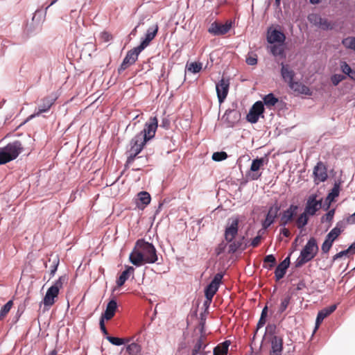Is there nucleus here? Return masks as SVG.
Listing matches in <instances>:
<instances>
[{
	"mask_svg": "<svg viewBox=\"0 0 355 355\" xmlns=\"http://www.w3.org/2000/svg\"><path fill=\"white\" fill-rule=\"evenodd\" d=\"M319 250L316 239L314 237L310 238L303 247L300 254L295 262L296 268H300L311 261L318 254Z\"/></svg>",
	"mask_w": 355,
	"mask_h": 355,
	"instance_id": "nucleus-1",
	"label": "nucleus"
},
{
	"mask_svg": "<svg viewBox=\"0 0 355 355\" xmlns=\"http://www.w3.org/2000/svg\"><path fill=\"white\" fill-rule=\"evenodd\" d=\"M157 127V118L156 116L150 117L145 123L144 130L137 134L132 139L137 141V143L144 146L148 141L155 137Z\"/></svg>",
	"mask_w": 355,
	"mask_h": 355,
	"instance_id": "nucleus-2",
	"label": "nucleus"
},
{
	"mask_svg": "<svg viewBox=\"0 0 355 355\" xmlns=\"http://www.w3.org/2000/svg\"><path fill=\"white\" fill-rule=\"evenodd\" d=\"M22 150V144L17 140L8 143L6 146L0 148V165L15 159L21 153Z\"/></svg>",
	"mask_w": 355,
	"mask_h": 355,
	"instance_id": "nucleus-3",
	"label": "nucleus"
},
{
	"mask_svg": "<svg viewBox=\"0 0 355 355\" xmlns=\"http://www.w3.org/2000/svg\"><path fill=\"white\" fill-rule=\"evenodd\" d=\"M136 248L141 249L146 263H154L157 261V250L153 243L142 239H138L136 241Z\"/></svg>",
	"mask_w": 355,
	"mask_h": 355,
	"instance_id": "nucleus-4",
	"label": "nucleus"
},
{
	"mask_svg": "<svg viewBox=\"0 0 355 355\" xmlns=\"http://www.w3.org/2000/svg\"><path fill=\"white\" fill-rule=\"evenodd\" d=\"M65 280L66 277L61 276L48 288L43 299V303L45 307L49 308L55 303V298L58 297L60 289L62 287L63 282Z\"/></svg>",
	"mask_w": 355,
	"mask_h": 355,
	"instance_id": "nucleus-5",
	"label": "nucleus"
},
{
	"mask_svg": "<svg viewBox=\"0 0 355 355\" xmlns=\"http://www.w3.org/2000/svg\"><path fill=\"white\" fill-rule=\"evenodd\" d=\"M308 21L314 26L322 31H331L335 28V22L322 17L320 14L311 13L307 17Z\"/></svg>",
	"mask_w": 355,
	"mask_h": 355,
	"instance_id": "nucleus-6",
	"label": "nucleus"
},
{
	"mask_svg": "<svg viewBox=\"0 0 355 355\" xmlns=\"http://www.w3.org/2000/svg\"><path fill=\"white\" fill-rule=\"evenodd\" d=\"M224 273L223 272L216 273L211 282L205 287V298L207 299L208 302L212 301L214 295L219 288Z\"/></svg>",
	"mask_w": 355,
	"mask_h": 355,
	"instance_id": "nucleus-7",
	"label": "nucleus"
},
{
	"mask_svg": "<svg viewBox=\"0 0 355 355\" xmlns=\"http://www.w3.org/2000/svg\"><path fill=\"white\" fill-rule=\"evenodd\" d=\"M264 107L262 101H257L250 108L246 119L251 123H256L260 117L263 118Z\"/></svg>",
	"mask_w": 355,
	"mask_h": 355,
	"instance_id": "nucleus-8",
	"label": "nucleus"
},
{
	"mask_svg": "<svg viewBox=\"0 0 355 355\" xmlns=\"http://www.w3.org/2000/svg\"><path fill=\"white\" fill-rule=\"evenodd\" d=\"M241 117L239 110L230 108L225 111L222 120L226 123L227 128H233L241 120Z\"/></svg>",
	"mask_w": 355,
	"mask_h": 355,
	"instance_id": "nucleus-9",
	"label": "nucleus"
},
{
	"mask_svg": "<svg viewBox=\"0 0 355 355\" xmlns=\"http://www.w3.org/2000/svg\"><path fill=\"white\" fill-rule=\"evenodd\" d=\"M55 100L56 98L50 96H47L42 98L41 100L40 105L38 106V110L34 114L30 115L24 121V123H26L27 121H30L31 119L36 116H39L42 113L47 112L50 110L51 106L54 104Z\"/></svg>",
	"mask_w": 355,
	"mask_h": 355,
	"instance_id": "nucleus-10",
	"label": "nucleus"
},
{
	"mask_svg": "<svg viewBox=\"0 0 355 355\" xmlns=\"http://www.w3.org/2000/svg\"><path fill=\"white\" fill-rule=\"evenodd\" d=\"M299 207L298 205L291 204L284 210L280 216L279 226L286 227L290 222H291L294 217L297 215Z\"/></svg>",
	"mask_w": 355,
	"mask_h": 355,
	"instance_id": "nucleus-11",
	"label": "nucleus"
},
{
	"mask_svg": "<svg viewBox=\"0 0 355 355\" xmlns=\"http://www.w3.org/2000/svg\"><path fill=\"white\" fill-rule=\"evenodd\" d=\"M263 164V157L253 159L250 170L246 173V178L251 180H258L261 175V173H258V171Z\"/></svg>",
	"mask_w": 355,
	"mask_h": 355,
	"instance_id": "nucleus-12",
	"label": "nucleus"
},
{
	"mask_svg": "<svg viewBox=\"0 0 355 355\" xmlns=\"http://www.w3.org/2000/svg\"><path fill=\"white\" fill-rule=\"evenodd\" d=\"M266 40L269 44L279 43L283 44L286 40V35L281 30L270 27L267 31Z\"/></svg>",
	"mask_w": 355,
	"mask_h": 355,
	"instance_id": "nucleus-13",
	"label": "nucleus"
},
{
	"mask_svg": "<svg viewBox=\"0 0 355 355\" xmlns=\"http://www.w3.org/2000/svg\"><path fill=\"white\" fill-rule=\"evenodd\" d=\"M313 175L316 184L325 182L328 178L326 165L321 161L318 162L313 168Z\"/></svg>",
	"mask_w": 355,
	"mask_h": 355,
	"instance_id": "nucleus-14",
	"label": "nucleus"
},
{
	"mask_svg": "<svg viewBox=\"0 0 355 355\" xmlns=\"http://www.w3.org/2000/svg\"><path fill=\"white\" fill-rule=\"evenodd\" d=\"M316 195L309 196L304 211L309 216H314L322 207V200L316 199Z\"/></svg>",
	"mask_w": 355,
	"mask_h": 355,
	"instance_id": "nucleus-15",
	"label": "nucleus"
},
{
	"mask_svg": "<svg viewBox=\"0 0 355 355\" xmlns=\"http://www.w3.org/2000/svg\"><path fill=\"white\" fill-rule=\"evenodd\" d=\"M231 28V21H227L225 24L214 21L209 27L208 32L214 35H223L228 33Z\"/></svg>",
	"mask_w": 355,
	"mask_h": 355,
	"instance_id": "nucleus-16",
	"label": "nucleus"
},
{
	"mask_svg": "<svg viewBox=\"0 0 355 355\" xmlns=\"http://www.w3.org/2000/svg\"><path fill=\"white\" fill-rule=\"evenodd\" d=\"M279 210L280 206L277 203H275L269 207L266 218L262 222L263 229H268L275 222V218L278 216Z\"/></svg>",
	"mask_w": 355,
	"mask_h": 355,
	"instance_id": "nucleus-17",
	"label": "nucleus"
},
{
	"mask_svg": "<svg viewBox=\"0 0 355 355\" xmlns=\"http://www.w3.org/2000/svg\"><path fill=\"white\" fill-rule=\"evenodd\" d=\"M158 30L159 27L157 24L149 27L146 31L144 37L141 39L139 46H140L143 50L145 49L149 45L150 42L155 38L157 34Z\"/></svg>",
	"mask_w": 355,
	"mask_h": 355,
	"instance_id": "nucleus-18",
	"label": "nucleus"
},
{
	"mask_svg": "<svg viewBox=\"0 0 355 355\" xmlns=\"http://www.w3.org/2000/svg\"><path fill=\"white\" fill-rule=\"evenodd\" d=\"M239 219L232 218L230 224L227 225L225 230V239L227 242H232L238 234Z\"/></svg>",
	"mask_w": 355,
	"mask_h": 355,
	"instance_id": "nucleus-19",
	"label": "nucleus"
},
{
	"mask_svg": "<svg viewBox=\"0 0 355 355\" xmlns=\"http://www.w3.org/2000/svg\"><path fill=\"white\" fill-rule=\"evenodd\" d=\"M229 80L222 78L216 85L217 97L220 103L226 98L229 91Z\"/></svg>",
	"mask_w": 355,
	"mask_h": 355,
	"instance_id": "nucleus-20",
	"label": "nucleus"
},
{
	"mask_svg": "<svg viewBox=\"0 0 355 355\" xmlns=\"http://www.w3.org/2000/svg\"><path fill=\"white\" fill-rule=\"evenodd\" d=\"M290 255L291 254H289L277 266L275 270V277L276 281H279L284 277L286 270L288 268L291 263Z\"/></svg>",
	"mask_w": 355,
	"mask_h": 355,
	"instance_id": "nucleus-21",
	"label": "nucleus"
},
{
	"mask_svg": "<svg viewBox=\"0 0 355 355\" xmlns=\"http://www.w3.org/2000/svg\"><path fill=\"white\" fill-rule=\"evenodd\" d=\"M129 261L132 264L137 267H139L146 263L144 257L143 256L141 249L136 248V245L130 254Z\"/></svg>",
	"mask_w": 355,
	"mask_h": 355,
	"instance_id": "nucleus-22",
	"label": "nucleus"
},
{
	"mask_svg": "<svg viewBox=\"0 0 355 355\" xmlns=\"http://www.w3.org/2000/svg\"><path fill=\"white\" fill-rule=\"evenodd\" d=\"M245 236H242L238 240L232 241V242H227L228 245V253L234 254L237 250H241V251L245 250L248 247V242H245Z\"/></svg>",
	"mask_w": 355,
	"mask_h": 355,
	"instance_id": "nucleus-23",
	"label": "nucleus"
},
{
	"mask_svg": "<svg viewBox=\"0 0 355 355\" xmlns=\"http://www.w3.org/2000/svg\"><path fill=\"white\" fill-rule=\"evenodd\" d=\"M271 349L270 355H282L283 350V339L280 336H274L270 339Z\"/></svg>",
	"mask_w": 355,
	"mask_h": 355,
	"instance_id": "nucleus-24",
	"label": "nucleus"
},
{
	"mask_svg": "<svg viewBox=\"0 0 355 355\" xmlns=\"http://www.w3.org/2000/svg\"><path fill=\"white\" fill-rule=\"evenodd\" d=\"M337 308L336 304L331 305L330 306L326 307L322 310H320L317 315L316 320H315V331L320 326V324L322 322L323 320L329 315L331 313H332Z\"/></svg>",
	"mask_w": 355,
	"mask_h": 355,
	"instance_id": "nucleus-25",
	"label": "nucleus"
},
{
	"mask_svg": "<svg viewBox=\"0 0 355 355\" xmlns=\"http://www.w3.org/2000/svg\"><path fill=\"white\" fill-rule=\"evenodd\" d=\"M117 302L116 300L112 299L109 301L106 306V309L103 313H102L101 318L103 320H109L112 319L117 309Z\"/></svg>",
	"mask_w": 355,
	"mask_h": 355,
	"instance_id": "nucleus-26",
	"label": "nucleus"
},
{
	"mask_svg": "<svg viewBox=\"0 0 355 355\" xmlns=\"http://www.w3.org/2000/svg\"><path fill=\"white\" fill-rule=\"evenodd\" d=\"M130 155L128 157L127 162L131 163L137 157V156L141 152L144 146L137 143V141L131 139L130 141Z\"/></svg>",
	"mask_w": 355,
	"mask_h": 355,
	"instance_id": "nucleus-27",
	"label": "nucleus"
},
{
	"mask_svg": "<svg viewBox=\"0 0 355 355\" xmlns=\"http://www.w3.org/2000/svg\"><path fill=\"white\" fill-rule=\"evenodd\" d=\"M142 51L143 49H141L139 46L128 51L123 58L124 63H128L129 65L133 64L137 61L139 53Z\"/></svg>",
	"mask_w": 355,
	"mask_h": 355,
	"instance_id": "nucleus-28",
	"label": "nucleus"
},
{
	"mask_svg": "<svg viewBox=\"0 0 355 355\" xmlns=\"http://www.w3.org/2000/svg\"><path fill=\"white\" fill-rule=\"evenodd\" d=\"M281 76L284 81L288 82V84L291 83L295 77V72L290 69L288 64H285L284 62L281 63Z\"/></svg>",
	"mask_w": 355,
	"mask_h": 355,
	"instance_id": "nucleus-29",
	"label": "nucleus"
},
{
	"mask_svg": "<svg viewBox=\"0 0 355 355\" xmlns=\"http://www.w3.org/2000/svg\"><path fill=\"white\" fill-rule=\"evenodd\" d=\"M135 272V268L132 266H125V269L122 272V273L119 275L118 279H116V284L118 286H122L125 281L130 277L131 275H133Z\"/></svg>",
	"mask_w": 355,
	"mask_h": 355,
	"instance_id": "nucleus-30",
	"label": "nucleus"
},
{
	"mask_svg": "<svg viewBox=\"0 0 355 355\" xmlns=\"http://www.w3.org/2000/svg\"><path fill=\"white\" fill-rule=\"evenodd\" d=\"M138 202L137 207L140 209H144L151 200L150 195L147 191H141L137 194Z\"/></svg>",
	"mask_w": 355,
	"mask_h": 355,
	"instance_id": "nucleus-31",
	"label": "nucleus"
},
{
	"mask_svg": "<svg viewBox=\"0 0 355 355\" xmlns=\"http://www.w3.org/2000/svg\"><path fill=\"white\" fill-rule=\"evenodd\" d=\"M340 190V182H336L331 191L328 193L327 200H329V204L327 209L329 208V204L333 202L336 198L339 196Z\"/></svg>",
	"mask_w": 355,
	"mask_h": 355,
	"instance_id": "nucleus-32",
	"label": "nucleus"
},
{
	"mask_svg": "<svg viewBox=\"0 0 355 355\" xmlns=\"http://www.w3.org/2000/svg\"><path fill=\"white\" fill-rule=\"evenodd\" d=\"M230 344V340H225L218 345L214 349V355H227Z\"/></svg>",
	"mask_w": 355,
	"mask_h": 355,
	"instance_id": "nucleus-33",
	"label": "nucleus"
},
{
	"mask_svg": "<svg viewBox=\"0 0 355 355\" xmlns=\"http://www.w3.org/2000/svg\"><path fill=\"white\" fill-rule=\"evenodd\" d=\"M291 89L303 94H310L309 88L300 82L293 81L289 84Z\"/></svg>",
	"mask_w": 355,
	"mask_h": 355,
	"instance_id": "nucleus-34",
	"label": "nucleus"
},
{
	"mask_svg": "<svg viewBox=\"0 0 355 355\" xmlns=\"http://www.w3.org/2000/svg\"><path fill=\"white\" fill-rule=\"evenodd\" d=\"M278 102V98H277L274 94L269 93L263 96L262 103L263 106L266 105L267 107L270 108L275 106Z\"/></svg>",
	"mask_w": 355,
	"mask_h": 355,
	"instance_id": "nucleus-35",
	"label": "nucleus"
},
{
	"mask_svg": "<svg viewBox=\"0 0 355 355\" xmlns=\"http://www.w3.org/2000/svg\"><path fill=\"white\" fill-rule=\"evenodd\" d=\"M126 352L129 355H141V347L136 343H132L125 347Z\"/></svg>",
	"mask_w": 355,
	"mask_h": 355,
	"instance_id": "nucleus-36",
	"label": "nucleus"
},
{
	"mask_svg": "<svg viewBox=\"0 0 355 355\" xmlns=\"http://www.w3.org/2000/svg\"><path fill=\"white\" fill-rule=\"evenodd\" d=\"M340 69L350 79L355 81V71L346 62H340Z\"/></svg>",
	"mask_w": 355,
	"mask_h": 355,
	"instance_id": "nucleus-37",
	"label": "nucleus"
},
{
	"mask_svg": "<svg viewBox=\"0 0 355 355\" xmlns=\"http://www.w3.org/2000/svg\"><path fill=\"white\" fill-rule=\"evenodd\" d=\"M277 261L276 258L273 254H268L263 259V266L264 268L268 270H271L276 264Z\"/></svg>",
	"mask_w": 355,
	"mask_h": 355,
	"instance_id": "nucleus-38",
	"label": "nucleus"
},
{
	"mask_svg": "<svg viewBox=\"0 0 355 355\" xmlns=\"http://www.w3.org/2000/svg\"><path fill=\"white\" fill-rule=\"evenodd\" d=\"M309 214L303 211L296 219V225L298 229H302L309 222Z\"/></svg>",
	"mask_w": 355,
	"mask_h": 355,
	"instance_id": "nucleus-39",
	"label": "nucleus"
},
{
	"mask_svg": "<svg viewBox=\"0 0 355 355\" xmlns=\"http://www.w3.org/2000/svg\"><path fill=\"white\" fill-rule=\"evenodd\" d=\"M106 339L113 345L116 346H121L122 345H125L130 341V339L128 338H121L111 336H106Z\"/></svg>",
	"mask_w": 355,
	"mask_h": 355,
	"instance_id": "nucleus-40",
	"label": "nucleus"
},
{
	"mask_svg": "<svg viewBox=\"0 0 355 355\" xmlns=\"http://www.w3.org/2000/svg\"><path fill=\"white\" fill-rule=\"evenodd\" d=\"M202 64L200 62H193L190 64L187 63L186 68L187 70L193 73H197L202 69Z\"/></svg>",
	"mask_w": 355,
	"mask_h": 355,
	"instance_id": "nucleus-41",
	"label": "nucleus"
},
{
	"mask_svg": "<svg viewBox=\"0 0 355 355\" xmlns=\"http://www.w3.org/2000/svg\"><path fill=\"white\" fill-rule=\"evenodd\" d=\"M49 261H52V264L51 266L50 276L51 277H53L58 270L60 260L58 256H55L52 259H49Z\"/></svg>",
	"mask_w": 355,
	"mask_h": 355,
	"instance_id": "nucleus-42",
	"label": "nucleus"
},
{
	"mask_svg": "<svg viewBox=\"0 0 355 355\" xmlns=\"http://www.w3.org/2000/svg\"><path fill=\"white\" fill-rule=\"evenodd\" d=\"M13 302L12 300H9L7 303H6L1 309L0 311V320H2L6 314L10 311L12 306Z\"/></svg>",
	"mask_w": 355,
	"mask_h": 355,
	"instance_id": "nucleus-43",
	"label": "nucleus"
},
{
	"mask_svg": "<svg viewBox=\"0 0 355 355\" xmlns=\"http://www.w3.org/2000/svg\"><path fill=\"white\" fill-rule=\"evenodd\" d=\"M355 37H347L342 40V44L347 49L354 51Z\"/></svg>",
	"mask_w": 355,
	"mask_h": 355,
	"instance_id": "nucleus-44",
	"label": "nucleus"
},
{
	"mask_svg": "<svg viewBox=\"0 0 355 355\" xmlns=\"http://www.w3.org/2000/svg\"><path fill=\"white\" fill-rule=\"evenodd\" d=\"M291 300V297L290 295H286L282 300V302H281V304H280V306L279 308V311H278V312L279 313H282L283 312H284L286 311V309H287V307L290 303Z\"/></svg>",
	"mask_w": 355,
	"mask_h": 355,
	"instance_id": "nucleus-45",
	"label": "nucleus"
},
{
	"mask_svg": "<svg viewBox=\"0 0 355 355\" xmlns=\"http://www.w3.org/2000/svg\"><path fill=\"white\" fill-rule=\"evenodd\" d=\"M340 231L338 229L333 228L326 236L325 239H328L331 242H334V241L339 236Z\"/></svg>",
	"mask_w": 355,
	"mask_h": 355,
	"instance_id": "nucleus-46",
	"label": "nucleus"
},
{
	"mask_svg": "<svg viewBox=\"0 0 355 355\" xmlns=\"http://www.w3.org/2000/svg\"><path fill=\"white\" fill-rule=\"evenodd\" d=\"M227 157V155L225 152H216L212 155V159L215 162H221L225 160Z\"/></svg>",
	"mask_w": 355,
	"mask_h": 355,
	"instance_id": "nucleus-47",
	"label": "nucleus"
},
{
	"mask_svg": "<svg viewBox=\"0 0 355 355\" xmlns=\"http://www.w3.org/2000/svg\"><path fill=\"white\" fill-rule=\"evenodd\" d=\"M270 53L274 56L279 55V56H282L284 58L285 57V53H284V49L281 47L276 46V45H273L270 47Z\"/></svg>",
	"mask_w": 355,
	"mask_h": 355,
	"instance_id": "nucleus-48",
	"label": "nucleus"
},
{
	"mask_svg": "<svg viewBox=\"0 0 355 355\" xmlns=\"http://www.w3.org/2000/svg\"><path fill=\"white\" fill-rule=\"evenodd\" d=\"M276 329L277 326L275 324H268L266 327V332L265 334H268L271 336V338H273L274 336H278L276 335Z\"/></svg>",
	"mask_w": 355,
	"mask_h": 355,
	"instance_id": "nucleus-49",
	"label": "nucleus"
},
{
	"mask_svg": "<svg viewBox=\"0 0 355 355\" xmlns=\"http://www.w3.org/2000/svg\"><path fill=\"white\" fill-rule=\"evenodd\" d=\"M334 214H335V209H330L329 211H328V212L325 215H324L321 218V222L322 223L331 222L334 218Z\"/></svg>",
	"mask_w": 355,
	"mask_h": 355,
	"instance_id": "nucleus-50",
	"label": "nucleus"
},
{
	"mask_svg": "<svg viewBox=\"0 0 355 355\" xmlns=\"http://www.w3.org/2000/svg\"><path fill=\"white\" fill-rule=\"evenodd\" d=\"M333 243V242L325 239L321 246V250L322 253L327 254L330 250L331 248L332 247Z\"/></svg>",
	"mask_w": 355,
	"mask_h": 355,
	"instance_id": "nucleus-51",
	"label": "nucleus"
},
{
	"mask_svg": "<svg viewBox=\"0 0 355 355\" xmlns=\"http://www.w3.org/2000/svg\"><path fill=\"white\" fill-rule=\"evenodd\" d=\"M345 78V76L342 74H334L331 76V80L334 86H337L341 81Z\"/></svg>",
	"mask_w": 355,
	"mask_h": 355,
	"instance_id": "nucleus-52",
	"label": "nucleus"
},
{
	"mask_svg": "<svg viewBox=\"0 0 355 355\" xmlns=\"http://www.w3.org/2000/svg\"><path fill=\"white\" fill-rule=\"evenodd\" d=\"M227 246V242L222 241L220 242L218 246L215 249V253L217 256H219L222 253H223Z\"/></svg>",
	"mask_w": 355,
	"mask_h": 355,
	"instance_id": "nucleus-53",
	"label": "nucleus"
},
{
	"mask_svg": "<svg viewBox=\"0 0 355 355\" xmlns=\"http://www.w3.org/2000/svg\"><path fill=\"white\" fill-rule=\"evenodd\" d=\"M202 347V338H200L196 343L192 351L191 355H197L201 348Z\"/></svg>",
	"mask_w": 355,
	"mask_h": 355,
	"instance_id": "nucleus-54",
	"label": "nucleus"
},
{
	"mask_svg": "<svg viewBox=\"0 0 355 355\" xmlns=\"http://www.w3.org/2000/svg\"><path fill=\"white\" fill-rule=\"evenodd\" d=\"M266 322V318L265 317H262V316H260V318L257 322V329L254 331V336H253V339H254L255 338V336L258 331V330L261 328L262 327H263L265 325Z\"/></svg>",
	"mask_w": 355,
	"mask_h": 355,
	"instance_id": "nucleus-55",
	"label": "nucleus"
},
{
	"mask_svg": "<svg viewBox=\"0 0 355 355\" xmlns=\"http://www.w3.org/2000/svg\"><path fill=\"white\" fill-rule=\"evenodd\" d=\"M245 62L248 65H250V66L257 64V55H250L248 54V55L246 58Z\"/></svg>",
	"mask_w": 355,
	"mask_h": 355,
	"instance_id": "nucleus-56",
	"label": "nucleus"
},
{
	"mask_svg": "<svg viewBox=\"0 0 355 355\" xmlns=\"http://www.w3.org/2000/svg\"><path fill=\"white\" fill-rule=\"evenodd\" d=\"M99 325L102 333L106 336H109L107 330L105 326V320H103V318H100Z\"/></svg>",
	"mask_w": 355,
	"mask_h": 355,
	"instance_id": "nucleus-57",
	"label": "nucleus"
},
{
	"mask_svg": "<svg viewBox=\"0 0 355 355\" xmlns=\"http://www.w3.org/2000/svg\"><path fill=\"white\" fill-rule=\"evenodd\" d=\"M347 255H348L347 254V251H346L345 250H343V251H340L338 253L336 254L332 257V262H334L336 260H337V259H338L340 258H342L343 256H347Z\"/></svg>",
	"mask_w": 355,
	"mask_h": 355,
	"instance_id": "nucleus-58",
	"label": "nucleus"
},
{
	"mask_svg": "<svg viewBox=\"0 0 355 355\" xmlns=\"http://www.w3.org/2000/svg\"><path fill=\"white\" fill-rule=\"evenodd\" d=\"M345 227V223L343 220L338 221L334 228L338 229L340 234L344 230Z\"/></svg>",
	"mask_w": 355,
	"mask_h": 355,
	"instance_id": "nucleus-59",
	"label": "nucleus"
},
{
	"mask_svg": "<svg viewBox=\"0 0 355 355\" xmlns=\"http://www.w3.org/2000/svg\"><path fill=\"white\" fill-rule=\"evenodd\" d=\"M261 236L258 235V236H255V237L252 239V241H251L250 245H251L252 247H254H254H257V246L259 244V243H260V241H261Z\"/></svg>",
	"mask_w": 355,
	"mask_h": 355,
	"instance_id": "nucleus-60",
	"label": "nucleus"
},
{
	"mask_svg": "<svg viewBox=\"0 0 355 355\" xmlns=\"http://www.w3.org/2000/svg\"><path fill=\"white\" fill-rule=\"evenodd\" d=\"M101 36L102 40L105 42H109L112 38L111 35L110 33H108L107 32L101 33Z\"/></svg>",
	"mask_w": 355,
	"mask_h": 355,
	"instance_id": "nucleus-61",
	"label": "nucleus"
},
{
	"mask_svg": "<svg viewBox=\"0 0 355 355\" xmlns=\"http://www.w3.org/2000/svg\"><path fill=\"white\" fill-rule=\"evenodd\" d=\"M169 125H170L169 120L167 119H163L160 126L165 129H168L169 128Z\"/></svg>",
	"mask_w": 355,
	"mask_h": 355,
	"instance_id": "nucleus-62",
	"label": "nucleus"
},
{
	"mask_svg": "<svg viewBox=\"0 0 355 355\" xmlns=\"http://www.w3.org/2000/svg\"><path fill=\"white\" fill-rule=\"evenodd\" d=\"M280 233L282 234L285 237H289L291 236L290 231L285 227H283V228L280 230Z\"/></svg>",
	"mask_w": 355,
	"mask_h": 355,
	"instance_id": "nucleus-63",
	"label": "nucleus"
},
{
	"mask_svg": "<svg viewBox=\"0 0 355 355\" xmlns=\"http://www.w3.org/2000/svg\"><path fill=\"white\" fill-rule=\"evenodd\" d=\"M128 65L129 64L128 63H124V61L123 60L122 63L121 64L120 67L118 69V73H122L125 69H127Z\"/></svg>",
	"mask_w": 355,
	"mask_h": 355,
	"instance_id": "nucleus-64",
	"label": "nucleus"
}]
</instances>
